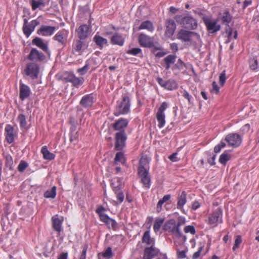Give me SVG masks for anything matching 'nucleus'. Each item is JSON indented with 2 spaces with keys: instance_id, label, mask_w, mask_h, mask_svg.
<instances>
[{
  "instance_id": "1",
  "label": "nucleus",
  "mask_w": 259,
  "mask_h": 259,
  "mask_svg": "<svg viewBox=\"0 0 259 259\" xmlns=\"http://www.w3.org/2000/svg\"><path fill=\"white\" fill-rule=\"evenodd\" d=\"M175 20L178 24L185 28L194 30L197 27L196 20L189 15H176Z\"/></svg>"
},
{
  "instance_id": "2",
  "label": "nucleus",
  "mask_w": 259,
  "mask_h": 259,
  "mask_svg": "<svg viewBox=\"0 0 259 259\" xmlns=\"http://www.w3.org/2000/svg\"><path fill=\"white\" fill-rule=\"evenodd\" d=\"M130 106L129 98L126 96H123L122 99L117 102L114 115L118 116L120 115L127 114L130 111Z\"/></svg>"
},
{
  "instance_id": "3",
  "label": "nucleus",
  "mask_w": 259,
  "mask_h": 259,
  "mask_svg": "<svg viewBox=\"0 0 259 259\" xmlns=\"http://www.w3.org/2000/svg\"><path fill=\"white\" fill-rule=\"evenodd\" d=\"M202 20L207 31L210 33H215L221 29V26L219 24L218 19L205 16L203 17Z\"/></svg>"
},
{
  "instance_id": "4",
  "label": "nucleus",
  "mask_w": 259,
  "mask_h": 259,
  "mask_svg": "<svg viewBox=\"0 0 259 259\" xmlns=\"http://www.w3.org/2000/svg\"><path fill=\"white\" fill-rule=\"evenodd\" d=\"M164 229L170 233L175 237L180 238L182 236L180 228H178L174 219L170 220L165 223Z\"/></svg>"
},
{
  "instance_id": "5",
  "label": "nucleus",
  "mask_w": 259,
  "mask_h": 259,
  "mask_svg": "<svg viewBox=\"0 0 259 259\" xmlns=\"http://www.w3.org/2000/svg\"><path fill=\"white\" fill-rule=\"evenodd\" d=\"M167 107V104L164 102L162 103L157 112L156 117L158 122V126L160 128L163 127L165 124V115L164 112Z\"/></svg>"
},
{
  "instance_id": "6",
  "label": "nucleus",
  "mask_w": 259,
  "mask_h": 259,
  "mask_svg": "<svg viewBox=\"0 0 259 259\" xmlns=\"http://www.w3.org/2000/svg\"><path fill=\"white\" fill-rule=\"evenodd\" d=\"M222 211L221 209L218 208L208 215L207 223L212 227H215L222 222Z\"/></svg>"
},
{
  "instance_id": "7",
  "label": "nucleus",
  "mask_w": 259,
  "mask_h": 259,
  "mask_svg": "<svg viewBox=\"0 0 259 259\" xmlns=\"http://www.w3.org/2000/svg\"><path fill=\"white\" fill-rule=\"evenodd\" d=\"M24 71L27 76L32 79L37 78L39 72V67L35 62H30L27 64Z\"/></svg>"
},
{
  "instance_id": "8",
  "label": "nucleus",
  "mask_w": 259,
  "mask_h": 259,
  "mask_svg": "<svg viewBox=\"0 0 259 259\" xmlns=\"http://www.w3.org/2000/svg\"><path fill=\"white\" fill-rule=\"evenodd\" d=\"M126 139L125 131L116 133L115 149L116 150H122L125 146Z\"/></svg>"
},
{
  "instance_id": "9",
  "label": "nucleus",
  "mask_w": 259,
  "mask_h": 259,
  "mask_svg": "<svg viewBox=\"0 0 259 259\" xmlns=\"http://www.w3.org/2000/svg\"><path fill=\"white\" fill-rule=\"evenodd\" d=\"M228 145L232 147L236 148L239 147L242 143V137L236 133L228 134L225 138Z\"/></svg>"
},
{
  "instance_id": "10",
  "label": "nucleus",
  "mask_w": 259,
  "mask_h": 259,
  "mask_svg": "<svg viewBox=\"0 0 259 259\" xmlns=\"http://www.w3.org/2000/svg\"><path fill=\"white\" fill-rule=\"evenodd\" d=\"M38 24L39 22L36 20H32L30 23H28V20L26 19H24L23 31L27 37H28L30 35L32 32L34 30L35 27L38 25Z\"/></svg>"
},
{
  "instance_id": "11",
  "label": "nucleus",
  "mask_w": 259,
  "mask_h": 259,
  "mask_svg": "<svg viewBox=\"0 0 259 259\" xmlns=\"http://www.w3.org/2000/svg\"><path fill=\"white\" fill-rule=\"evenodd\" d=\"M45 58L44 54L35 48H32L28 56V59L35 63L42 62Z\"/></svg>"
},
{
  "instance_id": "12",
  "label": "nucleus",
  "mask_w": 259,
  "mask_h": 259,
  "mask_svg": "<svg viewBox=\"0 0 259 259\" xmlns=\"http://www.w3.org/2000/svg\"><path fill=\"white\" fill-rule=\"evenodd\" d=\"M82 40V39H75L73 41L72 44V53H76L79 55H81L87 49L88 46Z\"/></svg>"
},
{
  "instance_id": "13",
  "label": "nucleus",
  "mask_w": 259,
  "mask_h": 259,
  "mask_svg": "<svg viewBox=\"0 0 259 259\" xmlns=\"http://www.w3.org/2000/svg\"><path fill=\"white\" fill-rule=\"evenodd\" d=\"M128 124V120L127 119L120 118L115 121L113 124L112 127L114 131L117 132L125 131V128Z\"/></svg>"
},
{
  "instance_id": "14",
  "label": "nucleus",
  "mask_w": 259,
  "mask_h": 259,
  "mask_svg": "<svg viewBox=\"0 0 259 259\" xmlns=\"http://www.w3.org/2000/svg\"><path fill=\"white\" fill-rule=\"evenodd\" d=\"M157 81L161 87L167 90H173L178 88L177 82L174 80L164 81L161 78H158Z\"/></svg>"
},
{
  "instance_id": "15",
  "label": "nucleus",
  "mask_w": 259,
  "mask_h": 259,
  "mask_svg": "<svg viewBox=\"0 0 259 259\" xmlns=\"http://www.w3.org/2000/svg\"><path fill=\"white\" fill-rule=\"evenodd\" d=\"M138 40L140 46L142 47L150 48L153 46L152 38L145 34H140L138 37Z\"/></svg>"
},
{
  "instance_id": "16",
  "label": "nucleus",
  "mask_w": 259,
  "mask_h": 259,
  "mask_svg": "<svg viewBox=\"0 0 259 259\" xmlns=\"http://www.w3.org/2000/svg\"><path fill=\"white\" fill-rule=\"evenodd\" d=\"M68 35V31L62 29L59 31L54 36L53 38L60 45H64L66 44Z\"/></svg>"
},
{
  "instance_id": "17",
  "label": "nucleus",
  "mask_w": 259,
  "mask_h": 259,
  "mask_svg": "<svg viewBox=\"0 0 259 259\" xmlns=\"http://www.w3.org/2000/svg\"><path fill=\"white\" fill-rule=\"evenodd\" d=\"M56 28L55 26L41 25L37 30V33L44 36L52 35L55 31Z\"/></svg>"
},
{
  "instance_id": "18",
  "label": "nucleus",
  "mask_w": 259,
  "mask_h": 259,
  "mask_svg": "<svg viewBox=\"0 0 259 259\" xmlns=\"http://www.w3.org/2000/svg\"><path fill=\"white\" fill-rule=\"evenodd\" d=\"M195 34L196 33L194 32L182 29L177 34V38L185 42H188L191 40V36Z\"/></svg>"
},
{
  "instance_id": "19",
  "label": "nucleus",
  "mask_w": 259,
  "mask_h": 259,
  "mask_svg": "<svg viewBox=\"0 0 259 259\" xmlns=\"http://www.w3.org/2000/svg\"><path fill=\"white\" fill-rule=\"evenodd\" d=\"M166 30L165 35L167 37H171L176 29V25L175 21L171 19H168L166 21Z\"/></svg>"
},
{
  "instance_id": "20",
  "label": "nucleus",
  "mask_w": 259,
  "mask_h": 259,
  "mask_svg": "<svg viewBox=\"0 0 259 259\" xmlns=\"http://www.w3.org/2000/svg\"><path fill=\"white\" fill-rule=\"evenodd\" d=\"M75 31L80 39H84L89 35V27L86 24L81 25Z\"/></svg>"
},
{
  "instance_id": "21",
  "label": "nucleus",
  "mask_w": 259,
  "mask_h": 259,
  "mask_svg": "<svg viewBox=\"0 0 259 259\" xmlns=\"http://www.w3.org/2000/svg\"><path fill=\"white\" fill-rule=\"evenodd\" d=\"M138 174L141 178V181L144 187L147 188H149L150 187V177L149 175L148 171H138Z\"/></svg>"
},
{
  "instance_id": "22",
  "label": "nucleus",
  "mask_w": 259,
  "mask_h": 259,
  "mask_svg": "<svg viewBox=\"0 0 259 259\" xmlns=\"http://www.w3.org/2000/svg\"><path fill=\"white\" fill-rule=\"evenodd\" d=\"M187 202V194L185 191H183L181 194L178 198V202L177 207L178 209L180 210L182 212L185 213V211L184 209V206Z\"/></svg>"
},
{
  "instance_id": "23",
  "label": "nucleus",
  "mask_w": 259,
  "mask_h": 259,
  "mask_svg": "<svg viewBox=\"0 0 259 259\" xmlns=\"http://www.w3.org/2000/svg\"><path fill=\"white\" fill-rule=\"evenodd\" d=\"M32 42L33 45L41 49L43 51L46 53L49 52L48 44L45 42L42 38L35 37L32 40Z\"/></svg>"
},
{
  "instance_id": "24",
  "label": "nucleus",
  "mask_w": 259,
  "mask_h": 259,
  "mask_svg": "<svg viewBox=\"0 0 259 259\" xmlns=\"http://www.w3.org/2000/svg\"><path fill=\"white\" fill-rule=\"evenodd\" d=\"M30 88L23 83H20V98L22 100L28 98L30 94Z\"/></svg>"
},
{
  "instance_id": "25",
  "label": "nucleus",
  "mask_w": 259,
  "mask_h": 259,
  "mask_svg": "<svg viewBox=\"0 0 259 259\" xmlns=\"http://www.w3.org/2000/svg\"><path fill=\"white\" fill-rule=\"evenodd\" d=\"M6 138L7 142L11 144L14 141V127L10 124H7L5 127Z\"/></svg>"
},
{
  "instance_id": "26",
  "label": "nucleus",
  "mask_w": 259,
  "mask_h": 259,
  "mask_svg": "<svg viewBox=\"0 0 259 259\" xmlns=\"http://www.w3.org/2000/svg\"><path fill=\"white\" fill-rule=\"evenodd\" d=\"M94 102L93 96L92 94L83 96L80 101V104L84 108L91 107Z\"/></svg>"
},
{
  "instance_id": "27",
  "label": "nucleus",
  "mask_w": 259,
  "mask_h": 259,
  "mask_svg": "<svg viewBox=\"0 0 259 259\" xmlns=\"http://www.w3.org/2000/svg\"><path fill=\"white\" fill-rule=\"evenodd\" d=\"M149 163V159L148 156L146 155H142L140 160L138 171H141V170H142V171H147Z\"/></svg>"
},
{
  "instance_id": "28",
  "label": "nucleus",
  "mask_w": 259,
  "mask_h": 259,
  "mask_svg": "<svg viewBox=\"0 0 259 259\" xmlns=\"http://www.w3.org/2000/svg\"><path fill=\"white\" fill-rule=\"evenodd\" d=\"M157 253L156 249L153 246L146 247L144 250L143 259H152L156 255Z\"/></svg>"
},
{
  "instance_id": "29",
  "label": "nucleus",
  "mask_w": 259,
  "mask_h": 259,
  "mask_svg": "<svg viewBox=\"0 0 259 259\" xmlns=\"http://www.w3.org/2000/svg\"><path fill=\"white\" fill-rule=\"evenodd\" d=\"M111 42L113 45L122 46L124 42V39L121 34L116 33L111 37Z\"/></svg>"
},
{
  "instance_id": "30",
  "label": "nucleus",
  "mask_w": 259,
  "mask_h": 259,
  "mask_svg": "<svg viewBox=\"0 0 259 259\" xmlns=\"http://www.w3.org/2000/svg\"><path fill=\"white\" fill-rule=\"evenodd\" d=\"M53 227L55 230L60 233L62 230V224L63 219H60L57 215L53 217L52 218Z\"/></svg>"
},
{
  "instance_id": "31",
  "label": "nucleus",
  "mask_w": 259,
  "mask_h": 259,
  "mask_svg": "<svg viewBox=\"0 0 259 259\" xmlns=\"http://www.w3.org/2000/svg\"><path fill=\"white\" fill-rule=\"evenodd\" d=\"M41 153L42 154L43 158L46 160H51L55 157V155L50 152L46 146H44L41 148Z\"/></svg>"
},
{
  "instance_id": "32",
  "label": "nucleus",
  "mask_w": 259,
  "mask_h": 259,
  "mask_svg": "<svg viewBox=\"0 0 259 259\" xmlns=\"http://www.w3.org/2000/svg\"><path fill=\"white\" fill-rule=\"evenodd\" d=\"M111 185L115 193L118 192L122 187V181L118 178L112 180Z\"/></svg>"
},
{
  "instance_id": "33",
  "label": "nucleus",
  "mask_w": 259,
  "mask_h": 259,
  "mask_svg": "<svg viewBox=\"0 0 259 259\" xmlns=\"http://www.w3.org/2000/svg\"><path fill=\"white\" fill-rule=\"evenodd\" d=\"M142 242L147 245L153 246L154 244V240L150 237V231H146L142 237Z\"/></svg>"
},
{
  "instance_id": "34",
  "label": "nucleus",
  "mask_w": 259,
  "mask_h": 259,
  "mask_svg": "<svg viewBox=\"0 0 259 259\" xmlns=\"http://www.w3.org/2000/svg\"><path fill=\"white\" fill-rule=\"evenodd\" d=\"M142 29H146L149 32H152L154 30V27L152 22L150 21H145L141 23L138 28V30Z\"/></svg>"
},
{
  "instance_id": "35",
  "label": "nucleus",
  "mask_w": 259,
  "mask_h": 259,
  "mask_svg": "<svg viewBox=\"0 0 259 259\" xmlns=\"http://www.w3.org/2000/svg\"><path fill=\"white\" fill-rule=\"evenodd\" d=\"M226 33H227L228 36L227 42H230L232 38L236 39L237 37V31L235 30L233 31L229 26L226 27Z\"/></svg>"
},
{
  "instance_id": "36",
  "label": "nucleus",
  "mask_w": 259,
  "mask_h": 259,
  "mask_svg": "<svg viewBox=\"0 0 259 259\" xmlns=\"http://www.w3.org/2000/svg\"><path fill=\"white\" fill-rule=\"evenodd\" d=\"M93 40L96 45L100 47H103L104 45L107 44V40L97 34L95 35L93 38Z\"/></svg>"
},
{
  "instance_id": "37",
  "label": "nucleus",
  "mask_w": 259,
  "mask_h": 259,
  "mask_svg": "<svg viewBox=\"0 0 259 259\" xmlns=\"http://www.w3.org/2000/svg\"><path fill=\"white\" fill-rule=\"evenodd\" d=\"M170 198L171 195L170 194H167L164 195L161 199L159 200L156 206V210L158 212H159L162 210V207L163 203L168 201Z\"/></svg>"
},
{
  "instance_id": "38",
  "label": "nucleus",
  "mask_w": 259,
  "mask_h": 259,
  "mask_svg": "<svg viewBox=\"0 0 259 259\" xmlns=\"http://www.w3.org/2000/svg\"><path fill=\"white\" fill-rule=\"evenodd\" d=\"M221 19L223 23L226 24L228 26H229V24L231 21L232 17L228 11H225L222 13Z\"/></svg>"
},
{
  "instance_id": "39",
  "label": "nucleus",
  "mask_w": 259,
  "mask_h": 259,
  "mask_svg": "<svg viewBox=\"0 0 259 259\" xmlns=\"http://www.w3.org/2000/svg\"><path fill=\"white\" fill-rule=\"evenodd\" d=\"M44 195L47 198H55L56 196V187L53 186L51 189L46 191Z\"/></svg>"
},
{
  "instance_id": "40",
  "label": "nucleus",
  "mask_w": 259,
  "mask_h": 259,
  "mask_svg": "<svg viewBox=\"0 0 259 259\" xmlns=\"http://www.w3.org/2000/svg\"><path fill=\"white\" fill-rule=\"evenodd\" d=\"M17 120L19 122L21 128L26 129L27 128L26 118L23 114H19Z\"/></svg>"
},
{
  "instance_id": "41",
  "label": "nucleus",
  "mask_w": 259,
  "mask_h": 259,
  "mask_svg": "<svg viewBox=\"0 0 259 259\" xmlns=\"http://www.w3.org/2000/svg\"><path fill=\"white\" fill-rule=\"evenodd\" d=\"M30 4L33 10H35L41 7H44L45 6V4L43 0H32L30 2Z\"/></svg>"
},
{
  "instance_id": "42",
  "label": "nucleus",
  "mask_w": 259,
  "mask_h": 259,
  "mask_svg": "<svg viewBox=\"0 0 259 259\" xmlns=\"http://www.w3.org/2000/svg\"><path fill=\"white\" fill-rule=\"evenodd\" d=\"M164 221V219L163 218L156 219L153 225V229L155 232L156 233L160 230Z\"/></svg>"
},
{
  "instance_id": "43",
  "label": "nucleus",
  "mask_w": 259,
  "mask_h": 259,
  "mask_svg": "<svg viewBox=\"0 0 259 259\" xmlns=\"http://www.w3.org/2000/svg\"><path fill=\"white\" fill-rule=\"evenodd\" d=\"M249 67L251 70L254 71H255L258 69V61L256 57H253L252 58L250 59Z\"/></svg>"
},
{
  "instance_id": "44",
  "label": "nucleus",
  "mask_w": 259,
  "mask_h": 259,
  "mask_svg": "<svg viewBox=\"0 0 259 259\" xmlns=\"http://www.w3.org/2000/svg\"><path fill=\"white\" fill-rule=\"evenodd\" d=\"M99 255H101L102 257H103L106 259L111 258L113 255V253H112L111 248L110 247H108L102 253L99 254Z\"/></svg>"
},
{
  "instance_id": "45",
  "label": "nucleus",
  "mask_w": 259,
  "mask_h": 259,
  "mask_svg": "<svg viewBox=\"0 0 259 259\" xmlns=\"http://www.w3.org/2000/svg\"><path fill=\"white\" fill-rule=\"evenodd\" d=\"M114 161L116 163L121 162L124 163L125 162V157L123 153L121 152H117L115 155Z\"/></svg>"
},
{
  "instance_id": "46",
  "label": "nucleus",
  "mask_w": 259,
  "mask_h": 259,
  "mask_svg": "<svg viewBox=\"0 0 259 259\" xmlns=\"http://www.w3.org/2000/svg\"><path fill=\"white\" fill-rule=\"evenodd\" d=\"M242 240L241 236L240 235H237L235 236L234 244L232 247L233 251H235L239 247L240 245L242 243Z\"/></svg>"
},
{
  "instance_id": "47",
  "label": "nucleus",
  "mask_w": 259,
  "mask_h": 259,
  "mask_svg": "<svg viewBox=\"0 0 259 259\" xmlns=\"http://www.w3.org/2000/svg\"><path fill=\"white\" fill-rule=\"evenodd\" d=\"M84 81L83 77H77L75 75L73 77V79L71 80V82L74 86H77L82 84Z\"/></svg>"
},
{
  "instance_id": "48",
  "label": "nucleus",
  "mask_w": 259,
  "mask_h": 259,
  "mask_svg": "<svg viewBox=\"0 0 259 259\" xmlns=\"http://www.w3.org/2000/svg\"><path fill=\"white\" fill-rule=\"evenodd\" d=\"M230 155L225 153H222L219 158L220 162L224 165H225L227 162L230 159Z\"/></svg>"
},
{
  "instance_id": "49",
  "label": "nucleus",
  "mask_w": 259,
  "mask_h": 259,
  "mask_svg": "<svg viewBox=\"0 0 259 259\" xmlns=\"http://www.w3.org/2000/svg\"><path fill=\"white\" fill-rule=\"evenodd\" d=\"M89 69V64L88 62H86L85 65L80 68L77 70V72L81 75L85 74Z\"/></svg>"
},
{
  "instance_id": "50",
  "label": "nucleus",
  "mask_w": 259,
  "mask_h": 259,
  "mask_svg": "<svg viewBox=\"0 0 259 259\" xmlns=\"http://www.w3.org/2000/svg\"><path fill=\"white\" fill-rule=\"evenodd\" d=\"M13 164V160L12 156L10 155H8L6 156V165L9 167V169H11Z\"/></svg>"
},
{
  "instance_id": "51",
  "label": "nucleus",
  "mask_w": 259,
  "mask_h": 259,
  "mask_svg": "<svg viewBox=\"0 0 259 259\" xmlns=\"http://www.w3.org/2000/svg\"><path fill=\"white\" fill-rule=\"evenodd\" d=\"M28 166V163L25 161L22 160L20 161V163L18 166V170L20 172H23L24 170L27 168Z\"/></svg>"
},
{
  "instance_id": "52",
  "label": "nucleus",
  "mask_w": 259,
  "mask_h": 259,
  "mask_svg": "<svg viewBox=\"0 0 259 259\" xmlns=\"http://www.w3.org/2000/svg\"><path fill=\"white\" fill-rule=\"evenodd\" d=\"M176 60V56L172 55H169L165 57L164 61L166 64H173Z\"/></svg>"
},
{
  "instance_id": "53",
  "label": "nucleus",
  "mask_w": 259,
  "mask_h": 259,
  "mask_svg": "<svg viewBox=\"0 0 259 259\" xmlns=\"http://www.w3.org/2000/svg\"><path fill=\"white\" fill-rule=\"evenodd\" d=\"M184 232L186 233H190L192 235L195 234L196 233L194 227L192 225H188V226H186L184 228Z\"/></svg>"
},
{
  "instance_id": "54",
  "label": "nucleus",
  "mask_w": 259,
  "mask_h": 259,
  "mask_svg": "<svg viewBox=\"0 0 259 259\" xmlns=\"http://www.w3.org/2000/svg\"><path fill=\"white\" fill-rule=\"evenodd\" d=\"M141 52H142V51H141V49L136 48L132 49L131 50H128L126 52V53L128 54H130V55H133V56H136V55H138V54L141 53Z\"/></svg>"
},
{
  "instance_id": "55",
  "label": "nucleus",
  "mask_w": 259,
  "mask_h": 259,
  "mask_svg": "<svg viewBox=\"0 0 259 259\" xmlns=\"http://www.w3.org/2000/svg\"><path fill=\"white\" fill-rule=\"evenodd\" d=\"M226 80V71H223L220 75L219 82L221 86H223Z\"/></svg>"
},
{
  "instance_id": "56",
  "label": "nucleus",
  "mask_w": 259,
  "mask_h": 259,
  "mask_svg": "<svg viewBox=\"0 0 259 259\" xmlns=\"http://www.w3.org/2000/svg\"><path fill=\"white\" fill-rule=\"evenodd\" d=\"M204 245H201L199 247L198 250L193 254L192 259H197L200 257L201 253L204 248Z\"/></svg>"
},
{
  "instance_id": "57",
  "label": "nucleus",
  "mask_w": 259,
  "mask_h": 259,
  "mask_svg": "<svg viewBox=\"0 0 259 259\" xmlns=\"http://www.w3.org/2000/svg\"><path fill=\"white\" fill-rule=\"evenodd\" d=\"M225 146L226 144L224 142H222L214 147V151L215 153H219L220 152L222 148L225 147Z\"/></svg>"
},
{
  "instance_id": "58",
  "label": "nucleus",
  "mask_w": 259,
  "mask_h": 259,
  "mask_svg": "<svg viewBox=\"0 0 259 259\" xmlns=\"http://www.w3.org/2000/svg\"><path fill=\"white\" fill-rule=\"evenodd\" d=\"M116 194H117L116 198L118 201V203H121L123 202L124 198L123 193L122 192L119 191V192H117Z\"/></svg>"
},
{
  "instance_id": "59",
  "label": "nucleus",
  "mask_w": 259,
  "mask_h": 259,
  "mask_svg": "<svg viewBox=\"0 0 259 259\" xmlns=\"http://www.w3.org/2000/svg\"><path fill=\"white\" fill-rule=\"evenodd\" d=\"M106 224L113 229H115L117 227V223L114 220L111 218H109V220Z\"/></svg>"
},
{
  "instance_id": "60",
  "label": "nucleus",
  "mask_w": 259,
  "mask_h": 259,
  "mask_svg": "<svg viewBox=\"0 0 259 259\" xmlns=\"http://www.w3.org/2000/svg\"><path fill=\"white\" fill-rule=\"evenodd\" d=\"M178 222L176 225L178 228H180V227L182 225H184L186 223V219L183 217H179L178 218Z\"/></svg>"
},
{
  "instance_id": "61",
  "label": "nucleus",
  "mask_w": 259,
  "mask_h": 259,
  "mask_svg": "<svg viewBox=\"0 0 259 259\" xmlns=\"http://www.w3.org/2000/svg\"><path fill=\"white\" fill-rule=\"evenodd\" d=\"M78 134L77 132H75V130L72 131L70 135V140L71 142H74L76 141L78 138Z\"/></svg>"
},
{
  "instance_id": "62",
  "label": "nucleus",
  "mask_w": 259,
  "mask_h": 259,
  "mask_svg": "<svg viewBox=\"0 0 259 259\" xmlns=\"http://www.w3.org/2000/svg\"><path fill=\"white\" fill-rule=\"evenodd\" d=\"M187 250H178L177 251V256L178 258L179 259H183L186 257V253Z\"/></svg>"
},
{
  "instance_id": "63",
  "label": "nucleus",
  "mask_w": 259,
  "mask_h": 259,
  "mask_svg": "<svg viewBox=\"0 0 259 259\" xmlns=\"http://www.w3.org/2000/svg\"><path fill=\"white\" fill-rule=\"evenodd\" d=\"M87 249H88V245L85 244L83 246L82 253L80 255L79 259H85L86 258V253H87Z\"/></svg>"
},
{
  "instance_id": "64",
  "label": "nucleus",
  "mask_w": 259,
  "mask_h": 259,
  "mask_svg": "<svg viewBox=\"0 0 259 259\" xmlns=\"http://www.w3.org/2000/svg\"><path fill=\"white\" fill-rule=\"evenodd\" d=\"M99 217H100V220L105 223H106L107 222H108V221L109 220V219L110 218L107 214H106L105 213H104L103 214H101L99 216Z\"/></svg>"
}]
</instances>
